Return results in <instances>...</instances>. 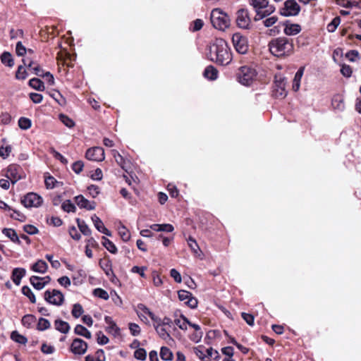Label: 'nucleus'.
<instances>
[{"label": "nucleus", "mask_w": 361, "mask_h": 361, "mask_svg": "<svg viewBox=\"0 0 361 361\" xmlns=\"http://www.w3.org/2000/svg\"><path fill=\"white\" fill-rule=\"evenodd\" d=\"M87 348V344L83 340L80 338H75L73 340L71 349L74 354L82 355L84 354Z\"/></svg>", "instance_id": "nucleus-16"}, {"label": "nucleus", "mask_w": 361, "mask_h": 361, "mask_svg": "<svg viewBox=\"0 0 361 361\" xmlns=\"http://www.w3.org/2000/svg\"><path fill=\"white\" fill-rule=\"evenodd\" d=\"M23 231L30 235H34L38 233V229L33 225L27 224L23 226Z\"/></svg>", "instance_id": "nucleus-61"}, {"label": "nucleus", "mask_w": 361, "mask_h": 361, "mask_svg": "<svg viewBox=\"0 0 361 361\" xmlns=\"http://www.w3.org/2000/svg\"><path fill=\"white\" fill-rule=\"evenodd\" d=\"M241 316L248 325L253 326L255 319H254V316L252 314L245 313V312H242Z\"/></svg>", "instance_id": "nucleus-60"}, {"label": "nucleus", "mask_w": 361, "mask_h": 361, "mask_svg": "<svg viewBox=\"0 0 361 361\" xmlns=\"http://www.w3.org/2000/svg\"><path fill=\"white\" fill-rule=\"evenodd\" d=\"M286 94L285 78L281 75H276L273 86V95L276 98H284Z\"/></svg>", "instance_id": "nucleus-8"}, {"label": "nucleus", "mask_w": 361, "mask_h": 361, "mask_svg": "<svg viewBox=\"0 0 361 361\" xmlns=\"http://www.w3.org/2000/svg\"><path fill=\"white\" fill-rule=\"evenodd\" d=\"M84 167V164L82 161H78L73 164L72 165V169L73 171L76 173H80Z\"/></svg>", "instance_id": "nucleus-62"}, {"label": "nucleus", "mask_w": 361, "mask_h": 361, "mask_svg": "<svg viewBox=\"0 0 361 361\" xmlns=\"http://www.w3.org/2000/svg\"><path fill=\"white\" fill-rule=\"evenodd\" d=\"M249 4L256 12L255 21L263 19L273 13L276 8L274 5L269 4V0H249Z\"/></svg>", "instance_id": "nucleus-2"}, {"label": "nucleus", "mask_w": 361, "mask_h": 361, "mask_svg": "<svg viewBox=\"0 0 361 361\" xmlns=\"http://www.w3.org/2000/svg\"><path fill=\"white\" fill-rule=\"evenodd\" d=\"M78 206L80 208H85L87 210H94L96 207L95 202H90L82 195H78L75 197Z\"/></svg>", "instance_id": "nucleus-17"}, {"label": "nucleus", "mask_w": 361, "mask_h": 361, "mask_svg": "<svg viewBox=\"0 0 361 361\" xmlns=\"http://www.w3.org/2000/svg\"><path fill=\"white\" fill-rule=\"evenodd\" d=\"M83 312V308L80 304L75 303L73 305L71 313L74 317H80L82 314Z\"/></svg>", "instance_id": "nucleus-43"}, {"label": "nucleus", "mask_w": 361, "mask_h": 361, "mask_svg": "<svg viewBox=\"0 0 361 361\" xmlns=\"http://www.w3.org/2000/svg\"><path fill=\"white\" fill-rule=\"evenodd\" d=\"M35 317L31 314H26L22 319V324L25 326H30L34 322Z\"/></svg>", "instance_id": "nucleus-57"}, {"label": "nucleus", "mask_w": 361, "mask_h": 361, "mask_svg": "<svg viewBox=\"0 0 361 361\" xmlns=\"http://www.w3.org/2000/svg\"><path fill=\"white\" fill-rule=\"evenodd\" d=\"M61 207L67 212H74L75 211V205L70 200L63 202Z\"/></svg>", "instance_id": "nucleus-54"}, {"label": "nucleus", "mask_w": 361, "mask_h": 361, "mask_svg": "<svg viewBox=\"0 0 361 361\" xmlns=\"http://www.w3.org/2000/svg\"><path fill=\"white\" fill-rule=\"evenodd\" d=\"M155 329L161 338L166 340L170 338L169 334L166 331V329L163 325H161L159 324H157L155 326Z\"/></svg>", "instance_id": "nucleus-42"}, {"label": "nucleus", "mask_w": 361, "mask_h": 361, "mask_svg": "<svg viewBox=\"0 0 361 361\" xmlns=\"http://www.w3.org/2000/svg\"><path fill=\"white\" fill-rule=\"evenodd\" d=\"M2 233L13 243L20 244V240L18 236L17 233L12 228H4Z\"/></svg>", "instance_id": "nucleus-25"}, {"label": "nucleus", "mask_w": 361, "mask_h": 361, "mask_svg": "<svg viewBox=\"0 0 361 361\" xmlns=\"http://www.w3.org/2000/svg\"><path fill=\"white\" fill-rule=\"evenodd\" d=\"M93 293L95 296L104 300H108L109 298L108 293L102 288L94 289Z\"/></svg>", "instance_id": "nucleus-53"}, {"label": "nucleus", "mask_w": 361, "mask_h": 361, "mask_svg": "<svg viewBox=\"0 0 361 361\" xmlns=\"http://www.w3.org/2000/svg\"><path fill=\"white\" fill-rule=\"evenodd\" d=\"M31 121L25 117H21L18 120V126L23 130H27L31 127Z\"/></svg>", "instance_id": "nucleus-44"}, {"label": "nucleus", "mask_w": 361, "mask_h": 361, "mask_svg": "<svg viewBox=\"0 0 361 361\" xmlns=\"http://www.w3.org/2000/svg\"><path fill=\"white\" fill-rule=\"evenodd\" d=\"M118 234L125 242L128 241L130 238L129 231L123 225L118 227Z\"/></svg>", "instance_id": "nucleus-41"}, {"label": "nucleus", "mask_w": 361, "mask_h": 361, "mask_svg": "<svg viewBox=\"0 0 361 361\" xmlns=\"http://www.w3.org/2000/svg\"><path fill=\"white\" fill-rule=\"evenodd\" d=\"M336 2L338 5L345 8H352L353 6H357V3L355 1L336 0Z\"/></svg>", "instance_id": "nucleus-47"}, {"label": "nucleus", "mask_w": 361, "mask_h": 361, "mask_svg": "<svg viewBox=\"0 0 361 361\" xmlns=\"http://www.w3.org/2000/svg\"><path fill=\"white\" fill-rule=\"evenodd\" d=\"M74 331L76 334L82 336L86 338H91L92 334L90 331H88L85 326L80 324H78L74 329Z\"/></svg>", "instance_id": "nucleus-29"}, {"label": "nucleus", "mask_w": 361, "mask_h": 361, "mask_svg": "<svg viewBox=\"0 0 361 361\" xmlns=\"http://www.w3.org/2000/svg\"><path fill=\"white\" fill-rule=\"evenodd\" d=\"M102 245L111 253L116 254L117 252V248L114 243L106 237H102Z\"/></svg>", "instance_id": "nucleus-32"}, {"label": "nucleus", "mask_w": 361, "mask_h": 361, "mask_svg": "<svg viewBox=\"0 0 361 361\" xmlns=\"http://www.w3.org/2000/svg\"><path fill=\"white\" fill-rule=\"evenodd\" d=\"M29 85L32 88L38 91H44L45 89L44 82L39 78H32L29 81Z\"/></svg>", "instance_id": "nucleus-30"}, {"label": "nucleus", "mask_w": 361, "mask_h": 361, "mask_svg": "<svg viewBox=\"0 0 361 361\" xmlns=\"http://www.w3.org/2000/svg\"><path fill=\"white\" fill-rule=\"evenodd\" d=\"M332 106L334 109L342 111L345 109L344 99L342 96L339 94L335 95L331 101Z\"/></svg>", "instance_id": "nucleus-22"}, {"label": "nucleus", "mask_w": 361, "mask_h": 361, "mask_svg": "<svg viewBox=\"0 0 361 361\" xmlns=\"http://www.w3.org/2000/svg\"><path fill=\"white\" fill-rule=\"evenodd\" d=\"M231 343L236 345L237 348L243 354H246L248 352V349L243 345L239 344L233 338L228 337L227 336V343Z\"/></svg>", "instance_id": "nucleus-45"}, {"label": "nucleus", "mask_w": 361, "mask_h": 361, "mask_svg": "<svg viewBox=\"0 0 361 361\" xmlns=\"http://www.w3.org/2000/svg\"><path fill=\"white\" fill-rule=\"evenodd\" d=\"M341 23V18L339 16L335 17L331 23L327 25L326 29L329 32H334L339 24Z\"/></svg>", "instance_id": "nucleus-39"}, {"label": "nucleus", "mask_w": 361, "mask_h": 361, "mask_svg": "<svg viewBox=\"0 0 361 361\" xmlns=\"http://www.w3.org/2000/svg\"><path fill=\"white\" fill-rule=\"evenodd\" d=\"M21 168L16 164H11L7 167L6 177L15 184L18 180L21 179Z\"/></svg>", "instance_id": "nucleus-12"}, {"label": "nucleus", "mask_w": 361, "mask_h": 361, "mask_svg": "<svg viewBox=\"0 0 361 361\" xmlns=\"http://www.w3.org/2000/svg\"><path fill=\"white\" fill-rule=\"evenodd\" d=\"M42 197L35 192L27 194L21 200L22 204L27 208L38 207L42 204Z\"/></svg>", "instance_id": "nucleus-11"}, {"label": "nucleus", "mask_w": 361, "mask_h": 361, "mask_svg": "<svg viewBox=\"0 0 361 361\" xmlns=\"http://www.w3.org/2000/svg\"><path fill=\"white\" fill-rule=\"evenodd\" d=\"M232 42L236 51L240 54H245L248 50L247 38L240 33L237 32L233 35Z\"/></svg>", "instance_id": "nucleus-7"}, {"label": "nucleus", "mask_w": 361, "mask_h": 361, "mask_svg": "<svg viewBox=\"0 0 361 361\" xmlns=\"http://www.w3.org/2000/svg\"><path fill=\"white\" fill-rule=\"evenodd\" d=\"M55 328L61 333L66 334L70 329L69 324L64 321L57 319L55 321Z\"/></svg>", "instance_id": "nucleus-28"}, {"label": "nucleus", "mask_w": 361, "mask_h": 361, "mask_svg": "<svg viewBox=\"0 0 361 361\" xmlns=\"http://www.w3.org/2000/svg\"><path fill=\"white\" fill-rule=\"evenodd\" d=\"M92 221L94 224V226L99 232L111 236V233L109 231L104 225L102 221L99 218L96 214H94L92 216Z\"/></svg>", "instance_id": "nucleus-19"}, {"label": "nucleus", "mask_w": 361, "mask_h": 361, "mask_svg": "<svg viewBox=\"0 0 361 361\" xmlns=\"http://www.w3.org/2000/svg\"><path fill=\"white\" fill-rule=\"evenodd\" d=\"M11 338L13 341L20 344H25L27 341V338L20 334L17 331H14L11 333Z\"/></svg>", "instance_id": "nucleus-38"}, {"label": "nucleus", "mask_w": 361, "mask_h": 361, "mask_svg": "<svg viewBox=\"0 0 361 361\" xmlns=\"http://www.w3.org/2000/svg\"><path fill=\"white\" fill-rule=\"evenodd\" d=\"M41 277L37 276H32L30 278V282L33 286V287L37 290H42L44 288V286L42 281H40Z\"/></svg>", "instance_id": "nucleus-37"}, {"label": "nucleus", "mask_w": 361, "mask_h": 361, "mask_svg": "<svg viewBox=\"0 0 361 361\" xmlns=\"http://www.w3.org/2000/svg\"><path fill=\"white\" fill-rule=\"evenodd\" d=\"M22 293L27 296L32 303L36 302V298L32 290L27 286H24L22 288Z\"/></svg>", "instance_id": "nucleus-40"}, {"label": "nucleus", "mask_w": 361, "mask_h": 361, "mask_svg": "<svg viewBox=\"0 0 361 361\" xmlns=\"http://www.w3.org/2000/svg\"><path fill=\"white\" fill-rule=\"evenodd\" d=\"M203 75L210 80H214L218 77V71L214 66H209L205 68Z\"/></svg>", "instance_id": "nucleus-23"}, {"label": "nucleus", "mask_w": 361, "mask_h": 361, "mask_svg": "<svg viewBox=\"0 0 361 361\" xmlns=\"http://www.w3.org/2000/svg\"><path fill=\"white\" fill-rule=\"evenodd\" d=\"M178 298L190 308H195L197 306V300L194 298L191 293L185 290H180L178 292Z\"/></svg>", "instance_id": "nucleus-14"}, {"label": "nucleus", "mask_w": 361, "mask_h": 361, "mask_svg": "<svg viewBox=\"0 0 361 361\" xmlns=\"http://www.w3.org/2000/svg\"><path fill=\"white\" fill-rule=\"evenodd\" d=\"M50 327V322L49 320L44 318H40L37 324V329L39 331H44L48 329Z\"/></svg>", "instance_id": "nucleus-48"}, {"label": "nucleus", "mask_w": 361, "mask_h": 361, "mask_svg": "<svg viewBox=\"0 0 361 361\" xmlns=\"http://www.w3.org/2000/svg\"><path fill=\"white\" fill-rule=\"evenodd\" d=\"M31 269L35 272L44 274L48 269V264L45 261L39 259L32 265Z\"/></svg>", "instance_id": "nucleus-20"}, {"label": "nucleus", "mask_w": 361, "mask_h": 361, "mask_svg": "<svg viewBox=\"0 0 361 361\" xmlns=\"http://www.w3.org/2000/svg\"><path fill=\"white\" fill-rule=\"evenodd\" d=\"M345 57L352 62L360 59V53L357 50H350L345 54Z\"/></svg>", "instance_id": "nucleus-46"}, {"label": "nucleus", "mask_w": 361, "mask_h": 361, "mask_svg": "<svg viewBox=\"0 0 361 361\" xmlns=\"http://www.w3.org/2000/svg\"><path fill=\"white\" fill-rule=\"evenodd\" d=\"M160 357L163 361H171L173 357V354L169 348L161 347L160 350Z\"/></svg>", "instance_id": "nucleus-26"}, {"label": "nucleus", "mask_w": 361, "mask_h": 361, "mask_svg": "<svg viewBox=\"0 0 361 361\" xmlns=\"http://www.w3.org/2000/svg\"><path fill=\"white\" fill-rule=\"evenodd\" d=\"M289 21L286 20L283 23L285 25L284 33L286 35L291 36L298 34L301 31V27L298 24H289Z\"/></svg>", "instance_id": "nucleus-18"}, {"label": "nucleus", "mask_w": 361, "mask_h": 361, "mask_svg": "<svg viewBox=\"0 0 361 361\" xmlns=\"http://www.w3.org/2000/svg\"><path fill=\"white\" fill-rule=\"evenodd\" d=\"M300 11V6L295 0H286L283 8L279 11L280 15L285 17L295 16Z\"/></svg>", "instance_id": "nucleus-6"}, {"label": "nucleus", "mask_w": 361, "mask_h": 361, "mask_svg": "<svg viewBox=\"0 0 361 361\" xmlns=\"http://www.w3.org/2000/svg\"><path fill=\"white\" fill-rule=\"evenodd\" d=\"M90 195L95 198L100 192L99 188L95 185H91L87 188Z\"/></svg>", "instance_id": "nucleus-59"}, {"label": "nucleus", "mask_w": 361, "mask_h": 361, "mask_svg": "<svg viewBox=\"0 0 361 361\" xmlns=\"http://www.w3.org/2000/svg\"><path fill=\"white\" fill-rule=\"evenodd\" d=\"M16 54L20 56H24L27 52L25 47L23 45L21 42H18L16 44Z\"/></svg>", "instance_id": "nucleus-63"}, {"label": "nucleus", "mask_w": 361, "mask_h": 361, "mask_svg": "<svg viewBox=\"0 0 361 361\" xmlns=\"http://www.w3.org/2000/svg\"><path fill=\"white\" fill-rule=\"evenodd\" d=\"M86 158L91 161H102L104 159V151L102 147H94L87 149Z\"/></svg>", "instance_id": "nucleus-13"}, {"label": "nucleus", "mask_w": 361, "mask_h": 361, "mask_svg": "<svg viewBox=\"0 0 361 361\" xmlns=\"http://www.w3.org/2000/svg\"><path fill=\"white\" fill-rule=\"evenodd\" d=\"M26 271L23 268H15L12 271V280L13 283L18 286L23 277L25 276Z\"/></svg>", "instance_id": "nucleus-21"}, {"label": "nucleus", "mask_w": 361, "mask_h": 361, "mask_svg": "<svg viewBox=\"0 0 361 361\" xmlns=\"http://www.w3.org/2000/svg\"><path fill=\"white\" fill-rule=\"evenodd\" d=\"M16 78L18 80H25L27 78V72L23 66H19L16 73Z\"/></svg>", "instance_id": "nucleus-55"}, {"label": "nucleus", "mask_w": 361, "mask_h": 361, "mask_svg": "<svg viewBox=\"0 0 361 361\" xmlns=\"http://www.w3.org/2000/svg\"><path fill=\"white\" fill-rule=\"evenodd\" d=\"M193 351L196 356L200 360H204L206 357L216 360L219 357V353L212 348L199 346L194 348Z\"/></svg>", "instance_id": "nucleus-9"}, {"label": "nucleus", "mask_w": 361, "mask_h": 361, "mask_svg": "<svg viewBox=\"0 0 361 361\" xmlns=\"http://www.w3.org/2000/svg\"><path fill=\"white\" fill-rule=\"evenodd\" d=\"M150 228L155 231H163L167 233L172 232L174 229L173 226L169 224H152L150 226Z\"/></svg>", "instance_id": "nucleus-24"}, {"label": "nucleus", "mask_w": 361, "mask_h": 361, "mask_svg": "<svg viewBox=\"0 0 361 361\" xmlns=\"http://www.w3.org/2000/svg\"><path fill=\"white\" fill-rule=\"evenodd\" d=\"M134 357L139 360H145L147 357L146 350L144 348H138L134 352Z\"/></svg>", "instance_id": "nucleus-50"}, {"label": "nucleus", "mask_w": 361, "mask_h": 361, "mask_svg": "<svg viewBox=\"0 0 361 361\" xmlns=\"http://www.w3.org/2000/svg\"><path fill=\"white\" fill-rule=\"evenodd\" d=\"M304 68V67L300 68L295 75L293 85V89L295 91H298L300 87V82L303 75Z\"/></svg>", "instance_id": "nucleus-27"}, {"label": "nucleus", "mask_w": 361, "mask_h": 361, "mask_svg": "<svg viewBox=\"0 0 361 361\" xmlns=\"http://www.w3.org/2000/svg\"><path fill=\"white\" fill-rule=\"evenodd\" d=\"M138 307L142 312L143 314L149 316L153 321L156 322H158V318L146 306L143 305H138Z\"/></svg>", "instance_id": "nucleus-51"}, {"label": "nucleus", "mask_w": 361, "mask_h": 361, "mask_svg": "<svg viewBox=\"0 0 361 361\" xmlns=\"http://www.w3.org/2000/svg\"><path fill=\"white\" fill-rule=\"evenodd\" d=\"M1 61L2 63L8 66V67H13L14 65V61L12 55L7 51L4 52L1 55Z\"/></svg>", "instance_id": "nucleus-33"}, {"label": "nucleus", "mask_w": 361, "mask_h": 361, "mask_svg": "<svg viewBox=\"0 0 361 361\" xmlns=\"http://www.w3.org/2000/svg\"><path fill=\"white\" fill-rule=\"evenodd\" d=\"M188 243L192 251L195 254L198 255V252L200 251V247L196 242V240L190 237L188 240Z\"/></svg>", "instance_id": "nucleus-49"}, {"label": "nucleus", "mask_w": 361, "mask_h": 361, "mask_svg": "<svg viewBox=\"0 0 361 361\" xmlns=\"http://www.w3.org/2000/svg\"><path fill=\"white\" fill-rule=\"evenodd\" d=\"M104 320L106 324L108 325L107 329L109 331L117 334L119 329L116 326V323L113 321L112 318L109 316H106Z\"/></svg>", "instance_id": "nucleus-36"}, {"label": "nucleus", "mask_w": 361, "mask_h": 361, "mask_svg": "<svg viewBox=\"0 0 361 361\" xmlns=\"http://www.w3.org/2000/svg\"><path fill=\"white\" fill-rule=\"evenodd\" d=\"M270 53L278 58L289 56L294 52V44L292 39L279 37L272 39L268 44Z\"/></svg>", "instance_id": "nucleus-1"}, {"label": "nucleus", "mask_w": 361, "mask_h": 361, "mask_svg": "<svg viewBox=\"0 0 361 361\" xmlns=\"http://www.w3.org/2000/svg\"><path fill=\"white\" fill-rule=\"evenodd\" d=\"M257 76V71L255 68L243 66L238 68L236 73V80L245 86H250Z\"/></svg>", "instance_id": "nucleus-4"}, {"label": "nucleus", "mask_w": 361, "mask_h": 361, "mask_svg": "<svg viewBox=\"0 0 361 361\" xmlns=\"http://www.w3.org/2000/svg\"><path fill=\"white\" fill-rule=\"evenodd\" d=\"M44 299L50 304L59 306L63 304L64 297L61 291L54 289L44 292Z\"/></svg>", "instance_id": "nucleus-10"}, {"label": "nucleus", "mask_w": 361, "mask_h": 361, "mask_svg": "<svg viewBox=\"0 0 361 361\" xmlns=\"http://www.w3.org/2000/svg\"><path fill=\"white\" fill-rule=\"evenodd\" d=\"M174 323L177 325L180 329L186 330L188 324L190 322L188 319L183 315H180L179 318H176L174 320Z\"/></svg>", "instance_id": "nucleus-34"}, {"label": "nucleus", "mask_w": 361, "mask_h": 361, "mask_svg": "<svg viewBox=\"0 0 361 361\" xmlns=\"http://www.w3.org/2000/svg\"><path fill=\"white\" fill-rule=\"evenodd\" d=\"M99 264L101 268L105 271L107 276H112L114 277L115 276L111 269V264L110 261L101 259L99 262Z\"/></svg>", "instance_id": "nucleus-31"}, {"label": "nucleus", "mask_w": 361, "mask_h": 361, "mask_svg": "<svg viewBox=\"0 0 361 361\" xmlns=\"http://www.w3.org/2000/svg\"><path fill=\"white\" fill-rule=\"evenodd\" d=\"M250 23L247 10L240 9L237 13L236 23L240 28L247 29Z\"/></svg>", "instance_id": "nucleus-15"}, {"label": "nucleus", "mask_w": 361, "mask_h": 361, "mask_svg": "<svg viewBox=\"0 0 361 361\" xmlns=\"http://www.w3.org/2000/svg\"><path fill=\"white\" fill-rule=\"evenodd\" d=\"M76 221L80 232L85 235H90L92 232L85 221L80 220V219H77Z\"/></svg>", "instance_id": "nucleus-35"}, {"label": "nucleus", "mask_w": 361, "mask_h": 361, "mask_svg": "<svg viewBox=\"0 0 361 361\" xmlns=\"http://www.w3.org/2000/svg\"><path fill=\"white\" fill-rule=\"evenodd\" d=\"M30 98L35 104H39L43 99V96L41 94L32 92L30 94Z\"/></svg>", "instance_id": "nucleus-64"}, {"label": "nucleus", "mask_w": 361, "mask_h": 361, "mask_svg": "<svg viewBox=\"0 0 361 361\" xmlns=\"http://www.w3.org/2000/svg\"><path fill=\"white\" fill-rule=\"evenodd\" d=\"M211 23L213 27L220 31L226 29V13L221 8L212 10L210 16Z\"/></svg>", "instance_id": "nucleus-5"}, {"label": "nucleus", "mask_w": 361, "mask_h": 361, "mask_svg": "<svg viewBox=\"0 0 361 361\" xmlns=\"http://www.w3.org/2000/svg\"><path fill=\"white\" fill-rule=\"evenodd\" d=\"M341 74L346 78H350L352 75V68L349 65L343 64L341 68Z\"/></svg>", "instance_id": "nucleus-56"}, {"label": "nucleus", "mask_w": 361, "mask_h": 361, "mask_svg": "<svg viewBox=\"0 0 361 361\" xmlns=\"http://www.w3.org/2000/svg\"><path fill=\"white\" fill-rule=\"evenodd\" d=\"M226 42L222 39H217L213 44L209 47L207 58L219 64L224 65V55L226 54Z\"/></svg>", "instance_id": "nucleus-3"}, {"label": "nucleus", "mask_w": 361, "mask_h": 361, "mask_svg": "<svg viewBox=\"0 0 361 361\" xmlns=\"http://www.w3.org/2000/svg\"><path fill=\"white\" fill-rule=\"evenodd\" d=\"M11 149H12V148L9 145L6 146L5 147H0V157L3 159H6L9 156V154L11 152Z\"/></svg>", "instance_id": "nucleus-58"}, {"label": "nucleus", "mask_w": 361, "mask_h": 361, "mask_svg": "<svg viewBox=\"0 0 361 361\" xmlns=\"http://www.w3.org/2000/svg\"><path fill=\"white\" fill-rule=\"evenodd\" d=\"M59 118L61 121L68 128H72L75 126L74 121L66 115L60 114Z\"/></svg>", "instance_id": "nucleus-52"}]
</instances>
